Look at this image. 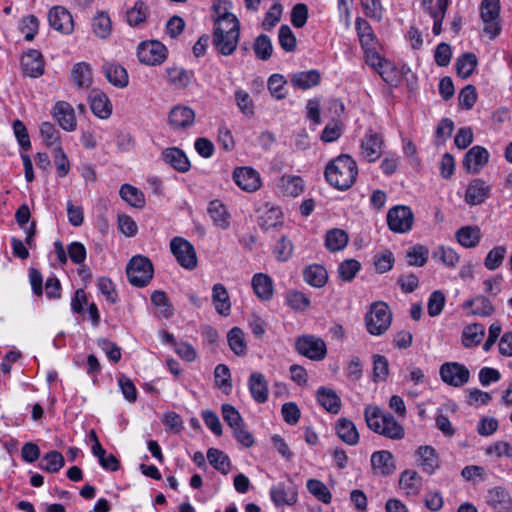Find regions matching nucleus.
<instances>
[{
	"mask_svg": "<svg viewBox=\"0 0 512 512\" xmlns=\"http://www.w3.org/2000/svg\"><path fill=\"white\" fill-rule=\"evenodd\" d=\"M252 288L256 296L263 300L268 301L273 297L274 287L273 280L267 274L257 273L252 277Z\"/></svg>",
	"mask_w": 512,
	"mask_h": 512,
	"instance_id": "28",
	"label": "nucleus"
},
{
	"mask_svg": "<svg viewBox=\"0 0 512 512\" xmlns=\"http://www.w3.org/2000/svg\"><path fill=\"white\" fill-rule=\"evenodd\" d=\"M355 28L362 49L377 47L378 39L367 20L361 17L356 18Z\"/></svg>",
	"mask_w": 512,
	"mask_h": 512,
	"instance_id": "33",
	"label": "nucleus"
},
{
	"mask_svg": "<svg viewBox=\"0 0 512 512\" xmlns=\"http://www.w3.org/2000/svg\"><path fill=\"white\" fill-rule=\"evenodd\" d=\"M285 300L290 308L297 311H305L310 306L308 296L297 290L288 291Z\"/></svg>",
	"mask_w": 512,
	"mask_h": 512,
	"instance_id": "57",
	"label": "nucleus"
},
{
	"mask_svg": "<svg viewBox=\"0 0 512 512\" xmlns=\"http://www.w3.org/2000/svg\"><path fill=\"white\" fill-rule=\"evenodd\" d=\"M481 230L478 226H463L455 233L457 242L464 248H475L481 240Z\"/></svg>",
	"mask_w": 512,
	"mask_h": 512,
	"instance_id": "34",
	"label": "nucleus"
},
{
	"mask_svg": "<svg viewBox=\"0 0 512 512\" xmlns=\"http://www.w3.org/2000/svg\"><path fill=\"white\" fill-rule=\"evenodd\" d=\"M235 103L242 114L245 116L251 117L254 115V102L250 94L238 88L234 92Z\"/></svg>",
	"mask_w": 512,
	"mask_h": 512,
	"instance_id": "53",
	"label": "nucleus"
},
{
	"mask_svg": "<svg viewBox=\"0 0 512 512\" xmlns=\"http://www.w3.org/2000/svg\"><path fill=\"white\" fill-rule=\"evenodd\" d=\"M485 334L484 326L474 323L466 326L462 332V344L466 348L477 346L483 339Z\"/></svg>",
	"mask_w": 512,
	"mask_h": 512,
	"instance_id": "41",
	"label": "nucleus"
},
{
	"mask_svg": "<svg viewBox=\"0 0 512 512\" xmlns=\"http://www.w3.org/2000/svg\"><path fill=\"white\" fill-rule=\"evenodd\" d=\"M93 33L102 39L107 38L112 31V23L108 14L99 12L92 20Z\"/></svg>",
	"mask_w": 512,
	"mask_h": 512,
	"instance_id": "48",
	"label": "nucleus"
},
{
	"mask_svg": "<svg viewBox=\"0 0 512 512\" xmlns=\"http://www.w3.org/2000/svg\"><path fill=\"white\" fill-rule=\"evenodd\" d=\"M227 340L230 349L238 356L246 354L247 344L245 341L244 332L238 328H232L227 335Z\"/></svg>",
	"mask_w": 512,
	"mask_h": 512,
	"instance_id": "47",
	"label": "nucleus"
},
{
	"mask_svg": "<svg viewBox=\"0 0 512 512\" xmlns=\"http://www.w3.org/2000/svg\"><path fill=\"white\" fill-rule=\"evenodd\" d=\"M287 81L285 77L281 74L275 73L272 74L268 78L267 86L268 90L270 91L271 95L277 99L281 100L286 97L287 91L285 88Z\"/></svg>",
	"mask_w": 512,
	"mask_h": 512,
	"instance_id": "55",
	"label": "nucleus"
},
{
	"mask_svg": "<svg viewBox=\"0 0 512 512\" xmlns=\"http://www.w3.org/2000/svg\"><path fill=\"white\" fill-rule=\"evenodd\" d=\"M140 62L147 65H159L167 58V49L159 41L142 42L137 48Z\"/></svg>",
	"mask_w": 512,
	"mask_h": 512,
	"instance_id": "11",
	"label": "nucleus"
},
{
	"mask_svg": "<svg viewBox=\"0 0 512 512\" xmlns=\"http://www.w3.org/2000/svg\"><path fill=\"white\" fill-rule=\"evenodd\" d=\"M348 243L347 233L339 228L329 230L325 236V246L331 252L342 250Z\"/></svg>",
	"mask_w": 512,
	"mask_h": 512,
	"instance_id": "42",
	"label": "nucleus"
},
{
	"mask_svg": "<svg viewBox=\"0 0 512 512\" xmlns=\"http://www.w3.org/2000/svg\"><path fill=\"white\" fill-rule=\"evenodd\" d=\"M477 65V58L473 53L463 54L456 62L457 73L463 79L468 78Z\"/></svg>",
	"mask_w": 512,
	"mask_h": 512,
	"instance_id": "54",
	"label": "nucleus"
},
{
	"mask_svg": "<svg viewBox=\"0 0 512 512\" xmlns=\"http://www.w3.org/2000/svg\"><path fill=\"white\" fill-rule=\"evenodd\" d=\"M191 72L181 67H171L167 69V78L171 85L176 88H186L191 81Z\"/></svg>",
	"mask_w": 512,
	"mask_h": 512,
	"instance_id": "50",
	"label": "nucleus"
},
{
	"mask_svg": "<svg viewBox=\"0 0 512 512\" xmlns=\"http://www.w3.org/2000/svg\"><path fill=\"white\" fill-rule=\"evenodd\" d=\"M485 502L495 512H512V496L504 487L496 486L489 489Z\"/></svg>",
	"mask_w": 512,
	"mask_h": 512,
	"instance_id": "13",
	"label": "nucleus"
},
{
	"mask_svg": "<svg viewBox=\"0 0 512 512\" xmlns=\"http://www.w3.org/2000/svg\"><path fill=\"white\" fill-rule=\"evenodd\" d=\"M361 264L355 259L344 260L338 267L339 277L343 281H351L360 271Z\"/></svg>",
	"mask_w": 512,
	"mask_h": 512,
	"instance_id": "62",
	"label": "nucleus"
},
{
	"mask_svg": "<svg viewBox=\"0 0 512 512\" xmlns=\"http://www.w3.org/2000/svg\"><path fill=\"white\" fill-rule=\"evenodd\" d=\"M153 272L151 261L141 255L132 257L126 268L129 282L136 287L146 286L153 278Z\"/></svg>",
	"mask_w": 512,
	"mask_h": 512,
	"instance_id": "4",
	"label": "nucleus"
},
{
	"mask_svg": "<svg viewBox=\"0 0 512 512\" xmlns=\"http://www.w3.org/2000/svg\"><path fill=\"white\" fill-rule=\"evenodd\" d=\"M208 214L213 224L222 230H226L230 225V214L225 205L220 200H213L208 205Z\"/></svg>",
	"mask_w": 512,
	"mask_h": 512,
	"instance_id": "31",
	"label": "nucleus"
},
{
	"mask_svg": "<svg viewBox=\"0 0 512 512\" xmlns=\"http://www.w3.org/2000/svg\"><path fill=\"white\" fill-rule=\"evenodd\" d=\"M387 414L388 413H383L381 409L376 406L365 407L364 418L369 429L379 434Z\"/></svg>",
	"mask_w": 512,
	"mask_h": 512,
	"instance_id": "46",
	"label": "nucleus"
},
{
	"mask_svg": "<svg viewBox=\"0 0 512 512\" xmlns=\"http://www.w3.org/2000/svg\"><path fill=\"white\" fill-rule=\"evenodd\" d=\"M212 302L216 311L223 316H227L231 311V303L227 289L221 283L212 287Z\"/></svg>",
	"mask_w": 512,
	"mask_h": 512,
	"instance_id": "37",
	"label": "nucleus"
},
{
	"mask_svg": "<svg viewBox=\"0 0 512 512\" xmlns=\"http://www.w3.org/2000/svg\"><path fill=\"white\" fill-rule=\"evenodd\" d=\"M71 81L78 89H88L93 82L90 65L86 62L76 63L71 71Z\"/></svg>",
	"mask_w": 512,
	"mask_h": 512,
	"instance_id": "32",
	"label": "nucleus"
},
{
	"mask_svg": "<svg viewBox=\"0 0 512 512\" xmlns=\"http://www.w3.org/2000/svg\"><path fill=\"white\" fill-rule=\"evenodd\" d=\"M377 73L380 77L390 86H397L401 82V73L396 66L386 60L383 65L379 68Z\"/></svg>",
	"mask_w": 512,
	"mask_h": 512,
	"instance_id": "56",
	"label": "nucleus"
},
{
	"mask_svg": "<svg viewBox=\"0 0 512 512\" xmlns=\"http://www.w3.org/2000/svg\"><path fill=\"white\" fill-rule=\"evenodd\" d=\"M278 40L281 48L286 52H293L296 48V37L288 25L279 29Z\"/></svg>",
	"mask_w": 512,
	"mask_h": 512,
	"instance_id": "63",
	"label": "nucleus"
},
{
	"mask_svg": "<svg viewBox=\"0 0 512 512\" xmlns=\"http://www.w3.org/2000/svg\"><path fill=\"white\" fill-rule=\"evenodd\" d=\"M39 20L34 15H29L22 18L20 23V30L24 34L27 41H32L38 33Z\"/></svg>",
	"mask_w": 512,
	"mask_h": 512,
	"instance_id": "64",
	"label": "nucleus"
},
{
	"mask_svg": "<svg viewBox=\"0 0 512 512\" xmlns=\"http://www.w3.org/2000/svg\"><path fill=\"white\" fill-rule=\"evenodd\" d=\"M52 115L59 126L68 132H72L77 127V119L74 108L66 101H58L52 110Z\"/></svg>",
	"mask_w": 512,
	"mask_h": 512,
	"instance_id": "19",
	"label": "nucleus"
},
{
	"mask_svg": "<svg viewBox=\"0 0 512 512\" xmlns=\"http://www.w3.org/2000/svg\"><path fill=\"white\" fill-rule=\"evenodd\" d=\"M162 159L169 165H171L175 170L185 173L187 172L191 165L186 154L177 147L166 148L162 152Z\"/></svg>",
	"mask_w": 512,
	"mask_h": 512,
	"instance_id": "25",
	"label": "nucleus"
},
{
	"mask_svg": "<svg viewBox=\"0 0 512 512\" xmlns=\"http://www.w3.org/2000/svg\"><path fill=\"white\" fill-rule=\"evenodd\" d=\"M235 184L246 192L257 191L261 187V177L258 171L251 167H238L233 172Z\"/></svg>",
	"mask_w": 512,
	"mask_h": 512,
	"instance_id": "14",
	"label": "nucleus"
},
{
	"mask_svg": "<svg viewBox=\"0 0 512 512\" xmlns=\"http://www.w3.org/2000/svg\"><path fill=\"white\" fill-rule=\"evenodd\" d=\"M292 85L301 90H308L317 86L321 80V74L318 70L300 71L291 75Z\"/></svg>",
	"mask_w": 512,
	"mask_h": 512,
	"instance_id": "29",
	"label": "nucleus"
},
{
	"mask_svg": "<svg viewBox=\"0 0 512 512\" xmlns=\"http://www.w3.org/2000/svg\"><path fill=\"white\" fill-rule=\"evenodd\" d=\"M170 249L180 266L187 270L197 267V256L194 246L182 237H174Z\"/></svg>",
	"mask_w": 512,
	"mask_h": 512,
	"instance_id": "9",
	"label": "nucleus"
},
{
	"mask_svg": "<svg viewBox=\"0 0 512 512\" xmlns=\"http://www.w3.org/2000/svg\"><path fill=\"white\" fill-rule=\"evenodd\" d=\"M255 55L261 60H267L271 57L273 46L271 39L265 35H259L253 45Z\"/></svg>",
	"mask_w": 512,
	"mask_h": 512,
	"instance_id": "59",
	"label": "nucleus"
},
{
	"mask_svg": "<svg viewBox=\"0 0 512 512\" xmlns=\"http://www.w3.org/2000/svg\"><path fill=\"white\" fill-rule=\"evenodd\" d=\"M307 489L317 500L321 501L322 503H331V492L322 481L317 479H309L307 481Z\"/></svg>",
	"mask_w": 512,
	"mask_h": 512,
	"instance_id": "52",
	"label": "nucleus"
},
{
	"mask_svg": "<svg viewBox=\"0 0 512 512\" xmlns=\"http://www.w3.org/2000/svg\"><path fill=\"white\" fill-rule=\"evenodd\" d=\"M324 175L331 186L346 190L356 181L357 163L350 155L341 154L327 164Z\"/></svg>",
	"mask_w": 512,
	"mask_h": 512,
	"instance_id": "2",
	"label": "nucleus"
},
{
	"mask_svg": "<svg viewBox=\"0 0 512 512\" xmlns=\"http://www.w3.org/2000/svg\"><path fill=\"white\" fill-rule=\"evenodd\" d=\"M102 71L106 79L114 86L124 88L128 85V74L125 68L116 63H105Z\"/></svg>",
	"mask_w": 512,
	"mask_h": 512,
	"instance_id": "35",
	"label": "nucleus"
},
{
	"mask_svg": "<svg viewBox=\"0 0 512 512\" xmlns=\"http://www.w3.org/2000/svg\"><path fill=\"white\" fill-rule=\"evenodd\" d=\"M428 255V248L417 244L406 251V261L410 266L423 267L427 263Z\"/></svg>",
	"mask_w": 512,
	"mask_h": 512,
	"instance_id": "49",
	"label": "nucleus"
},
{
	"mask_svg": "<svg viewBox=\"0 0 512 512\" xmlns=\"http://www.w3.org/2000/svg\"><path fill=\"white\" fill-rule=\"evenodd\" d=\"M379 434L390 439H402L404 428L391 414H387Z\"/></svg>",
	"mask_w": 512,
	"mask_h": 512,
	"instance_id": "51",
	"label": "nucleus"
},
{
	"mask_svg": "<svg viewBox=\"0 0 512 512\" xmlns=\"http://www.w3.org/2000/svg\"><path fill=\"white\" fill-rule=\"evenodd\" d=\"M53 158L58 177L63 178L68 175L70 171V162L61 145L53 148Z\"/></svg>",
	"mask_w": 512,
	"mask_h": 512,
	"instance_id": "58",
	"label": "nucleus"
},
{
	"mask_svg": "<svg viewBox=\"0 0 512 512\" xmlns=\"http://www.w3.org/2000/svg\"><path fill=\"white\" fill-rule=\"evenodd\" d=\"M195 112L185 105L173 107L168 114V123L174 130H185L193 126Z\"/></svg>",
	"mask_w": 512,
	"mask_h": 512,
	"instance_id": "18",
	"label": "nucleus"
},
{
	"mask_svg": "<svg viewBox=\"0 0 512 512\" xmlns=\"http://www.w3.org/2000/svg\"><path fill=\"white\" fill-rule=\"evenodd\" d=\"M240 39V23L235 15L224 13L218 16L214 23L212 44L215 50L229 56L236 50Z\"/></svg>",
	"mask_w": 512,
	"mask_h": 512,
	"instance_id": "1",
	"label": "nucleus"
},
{
	"mask_svg": "<svg viewBox=\"0 0 512 512\" xmlns=\"http://www.w3.org/2000/svg\"><path fill=\"white\" fill-rule=\"evenodd\" d=\"M386 219L392 232L404 234L412 229L414 214L409 206L396 205L388 210Z\"/></svg>",
	"mask_w": 512,
	"mask_h": 512,
	"instance_id": "7",
	"label": "nucleus"
},
{
	"mask_svg": "<svg viewBox=\"0 0 512 512\" xmlns=\"http://www.w3.org/2000/svg\"><path fill=\"white\" fill-rule=\"evenodd\" d=\"M270 498L275 506H292L298 500V489L295 483L288 479V482L278 483L270 488Z\"/></svg>",
	"mask_w": 512,
	"mask_h": 512,
	"instance_id": "12",
	"label": "nucleus"
},
{
	"mask_svg": "<svg viewBox=\"0 0 512 512\" xmlns=\"http://www.w3.org/2000/svg\"><path fill=\"white\" fill-rule=\"evenodd\" d=\"M296 351L313 361H321L327 355V346L325 341L315 335H302L295 341Z\"/></svg>",
	"mask_w": 512,
	"mask_h": 512,
	"instance_id": "5",
	"label": "nucleus"
},
{
	"mask_svg": "<svg viewBox=\"0 0 512 512\" xmlns=\"http://www.w3.org/2000/svg\"><path fill=\"white\" fill-rule=\"evenodd\" d=\"M385 140L381 133L368 129L360 142V154L367 162H376L383 155Z\"/></svg>",
	"mask_w": 512,
	"mask_h": 512,
	"instance_id": "8",
	"label": "nucleus"
},
{
	"mask_svg": "<svg viewBox=\"0 0 512 512\" xmlns=\"http://www.w3.org/2000/svg\"><path fill=\"white\" fill-rule=\"evenodd\" d=\"M89 103L93 114L100 119H108L112 113V104L107 95L98 89L89 93Z\"/></svg>",
	"mask_w": 512,
	"mask_h": 512,
	"instance_id": "22",
	"label": "nucleus"
},
{
	"mask_svg": "<svg viewBox=\"0 0 512 512\" xmlns=\"http://www.w3.org/2000/svg\"><path fill=\"white\" fill-rule=\"evenodd\" d=\"M65 464L63 455L58 451L46 453L39 462V468L48 473L58 472Z\"/></svg>",
	"mask_w": 512,
	"mask_h": 512,
	"instance_id": "44",
	"label": "nucleus"
},
{
	"mask_svg": "<svg viewBox=\"0 0 512 512\" xmlns=\"http://www.w3.org/2000/svg\"><path fill=\"white\" fill-rule=\"evenodd\" d=\"M207 459L214 469L222 474H228L231 469V461L227 454L216 448H209Z\"/></svg>",
	"mask_w": 512,
	"mask_h": 512,
	"instance_id": "43",
	"label": "nucleus"
},
{
	"mask_svg": "<svg viewBox=\"0 0 512 512\" xmlns=\"http://www.w3.org/2000/svg\"><path fill=\"white\" fill-rule=\"evenodd\" d=\"M248 387L254 401L257 403H265L267 401L268 383L262 373H252L248 380Z\"/></svg>",
	"mask_w": 512,
	"mask_h": 512,
	"instance_id": "26",
	"label": "nucleus"
},
{
	"mask_svg": "<svg viewBox=\"0 0 512 512\" xmlns=\"http://www.w3.org/2000/svg\"><path fill=\"white\" fill-rule=\"evenodd\" d=\"M480 15L484 23L483 31L490 39L496 38L501 32L500 1L483 0L480 5Z\"/></svg>",
	"mask_w": 512,
	"mask_h": 512,
	"instance_id": "6",
	"label": "nucleus"
},
{
	"mask_svg": "<svg viewBox=\"0 0 512 512\" xmlns=\"http://www.w3.org/2000/svg\"><path fill=\"white\" fill-rule=\"evenodd\" d=\"M318 403L329 413L338 414L342 408L340 397L332 389L326 387L318 388L316 392Z\"/></svg>",
	"mask_w": 512,
	"mask_h": 512,
	"instance_id": "27",
	"label": "nucleus"
},
{
	"mask_svg": "<svg viewBox=\"0 0 512 512\" xmlns=\"http://www.w3.org/2000/svg\"><path fill=\"white\" fill-rule=\"evenodd\" d=\"M442 381L453 387H462L469 382L470 371L458 362H446L439 370Z\"/></svg>",
	"mask_w": 512,
	"mask_h": 512,
	"instance_id": "10",
	"label": "nucleus"
},
{
	"mask_svg": "<svg viewBox=\"0 0 512 512\" xmlns=\"http://www.w3.org/2000/svg\"><path fill=\"white\" fill-rule=\"evenodd\" d=\"M392 313L388 305L382 301L371 304L365 316L367 330L374 336L385 333L391 325Z\"/></svg>",
	"mask_w": 512,
	"mask_h": 512,
	"instance_id": "3",
	"label": "nucleus"
},
{
	"mask_svg": "<svg viewBox=\"0 0 512 512\" xmlns=\"http://www.w3.org/2000/svg\"><path fill=\"white\" fill-rule=\"evenodd\" d=\"M506 252L507 250L505 246H496L491 249L485 257V267L490 271H494L499 268L505 258Z\"/></svg>",
	"mask_w": 512,
	"mask_h": 512,
	"instance_id": "60",
	"label": "nucleus"
},
{
	"mask_svg": "<svg viewBox=\"0 0 512 512\" xmlns=\"http://www.w3.org/2000/svg\"><path fill=\"white\" fill-rule=\"evenodd\" d=\"M121 198L130 206L141 209L145 206V196L141 190L130 185L123 184L120 188Z\"/></svg>",
	"mask_w": 512,
	"mask_h": 512,
	"instance_id": "40",
	"label": "nucleus"
},
{
	"mask_svg": "<svg viewBox=\"0 0 512 512\" xmlns=\"http://www.w3.org/2000/svg\"><path fill=\"white\" fill-rule=\"evenodd\" d=\"M371 466L376 474L391 475L395 469V460L392 453L388 450L376 451L371 455Z\"/></svg>",
	"mask_w": 512,
	"mask_h": 512,
	"instance_id": "23",
	"label": "nucleus"
},
{
	"mask_svg": "<svg viewBox=\"0 0 512 512\" xmlns=\"http://www.w3.org/2000/svg\"><path fill=\"white\" fill-rule=\"evenodd\" d=\"M44 58L40 51L29 49L21 56V68L25 76L38 78L44 74Z\"/></svg>",
	"mask_w": 512,
	"mask_h": 512,
	"instance_id": "16",
	"label": "nucleus"
},
{
	"mask_svg": "<svg viewBox=\"0 0 512 512\" xmlns=\"http://www.w3.org/2000/svg\"><path fill=\"white\" fill-rule=\"evenodd\" d=\"M491 186L482 179H474L466 189L465 201L471 206L483 203L490 195Z\"/></svg>",
	"mask_w": 512,
	"mask_h": 512,
	"instance_id": "21",
	"label": "nucleus"
},
{
	"mask_svg": "<svg viewBox=\"0 0 512 512\" xmlns=\"http://www.w3.org/2000/svg\"><path fill=\"white\" fill-rule=\"evenodd\" d=\"M48 21L53 29L63 34H70L74 29V22L70 12L61 6H55L50 9Z\"/></svg>",
	"mask_w": 512,
	"mask_h": 512,
	"instance_id": "20",
	"label": "nucleus"
},
{
	"mask_svg": "<svg viewBox=\"0 0 512 512\" xmlns=\"http://www.w3.org/2000/svg\"><path fill=\"white\" fill-rule=\"evenodd\" d=\"M304 180L299 176L283 175L277 180L276 189L286 197H297L304 191Z\"/></svg>",
	"mask_w": 512,
	"mask_h": 512,
	"instance_id": "24",
	"label": "nucleus"
},
{
	"mask_svg": "<svg viewBox=\"0 0 512 512\" xmlns=\"http://www.w3.org/2000/svg\"><path fill=\"white\" fill-rule=\"evenodd\" d=\"M399 485L407 495H417L422 488V478L416 471L405 470L400 475Z\"/></svg>",
	"mask_w": 512,
	"mask_h": 512,
	"instance_id": "38",
	"label": "nucleus"
},
{
	"mask_svg": "<svg viewBox=\"0 0 512 512\" xmlns=\"http://www.w3.org/2000/svg\"><path fill=\"white\" fill-rule=\"evenodd\" d=\"M40 134L47 147L60 145V132L51 122H43L40 125Z\"/></svg>",
	"mask_w": 512,
	"mask_h": 512,
	"instance_id": "61",
	"label": "nucleus"
},
{
	"mask_svg": "<svg viewBox=\"0 0 512 512\" xmlns=\"http://www.w3.org/2000/svg\"><path fill=\"white\" fill-rule=\"evenodd\" d=\"M336 434L348 445L354 446L359 442V433L355 424L348 418H340L335 425Z\"/></svg>",
	"mask_w": 512,
	"mask_h": 512,
	"instance_id": "30",
	"label": "nucleus"
},
{
	"mask_svg": "<svg viewBox=\"0 0 512 512\" xmlns=\"http://www.w3.org/2000/svg\"><path fill=\"white\" fill-rule=\"evenodd\" d=\"M417 466L426 474L432 475L440 468V458L430 445L419 446L415 452Z\"/></svg>",
	"mask_w": 512,
	"mask_h": 512,
	"instance_id": "15",
	"label": "nucleus"
},
{
	"mask_svg": "<svg viewBox=\"0 0 512 512\" xmlns=\"http://www.w3.org/2000/svg\"><path fill=\"white\" fill-rule=\"evenodd\" d=\"M490 154L482 146L476 145L470 148L463 159V167L470 174H477L488 163Z\"/></svg>",
	"mask_w": 512,
	"mask_h": 512,
	"instance_id": "17",
	"label": "nucleus"
},
{
	"mask_svg": "<svg viewBox=\"0 0 512 512\" xmlns=\"http://www.w3.org/2000/svg\"><path fill=\"white\" fill-rule=\"evenodd\" d=\"M148 16V7L142 0H137L134 5L127 10L126 19L130 26L137 27L143 24Z\"/></svg>",
	"mask_w": 512,
	"mask_h": 512,
	"instance_id": "45",
	"label": "nucleus"
},
{
	"mask_svg": "<svg viewBox=\"0 0 512 512\" xmlns=\"http://www.w3.org/2000/svg\"><path fill=\"white\" fill-rule=\"evenodd\" d=\"M432 258L435 262L452 269L456 268L460 261V256L456 250L445 245L435 247L432 251Z\"/></svg>",
	"mask_w": 512,
	"mask_h": 512,
	"instance_id": "36",
	"label": "nucleus"
},
{
	"mask_svg": "<svg viewBox=\"0 0 512 512\" xmlns=\"http://www.w3.org/2000/svg\"><path fill=\"white\" fill-rule=\"evenodd\" d=\"M303 278L309 285L320 288L326 284L328 275L326 269L322 265L313 264L304 269Z\"/></svg>",
	"mask_w": 512,
	"mask_h": 512,
	"instance_id": "39",
	"label": "nucleus"
}]
</instances>
